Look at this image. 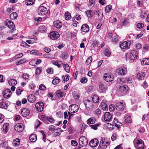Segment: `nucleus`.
Wrapping results in <instances>:
<instances>
[{"mask_svg": "<svg viewBox=\"0 0 149 149\" xmlns=\"http://www.w3.org/2000/svg\"><path fill=\"white\" fill-rule=\"evenodd\" d=\"M112 6L111 5H109L106 6L105 7V10L106 12L109 13L111 9Z\"/></svg>", "mask_w": 149, "mask_h": 149, "instance_id": "nucleus-47", "label": "nucleus"}, {"mask_svg": "<svg viewBox=\"0 0 149 149\" xmlns=\"http://www.w3.org/2000/svg\"><path fill=\"white\" fill-rule=\"evenodd\" d=\"M3 96L6 98H8L10 97L11 92L9 89H7L4 90L3 92Z\"/></svg>", "mask_w": 149, "mask_h": 149, "instance_id": "nucleus-18", "label": "nucleus"}, {"mask_svg": "<svg viewBox=\"0 0 149 149\" xmlns=\"http://www.w3.org/2000/svg\"><path fill=\"white\" fill-rule=\"evenodd\" d=\"M143 142L142 140L139 139L135 138L133 141L134 145L137 149H142V147H140L139 146L140 145H142V143Z\"/></svg>", "mask_w": 149, "mask_h": 149, "instance_id": "nucleus-4", "label": "nucleus"}, {"mask_svg": "<svg viewBox=\"0 0 149 149\" xmlns=\"http://www.w3.org/2000/svg\"><path fill=\"white\" fill-rule=\"evenodd\" d=\"M100 106L101 107L103 110L106 111L108 109L107 105L106 104L104 101H102L101 102Z\"/></svg>", "mask_w": 149, "mask_h": 149, "instance_id": "nucleus-30", "label": "nucleus"}, {"mask_svg": "<svg viewBox=\"0 0 149 149\" xmlns=\"http://www.w3.org/2000/svg\"><path fill=\"white\" fill-rule=\"evenodd\" d=\"M99 98L97 95H94L93 96L92 98L93 102L95 103H97L99 102Z\"/></svg>", "mask_w": 149, "mask_h": 149, "instance_id": "nucleus-39", "label": "nucleus"}, {"mask_svg": "<svg viewBox=\"0 0 149 149\" xmlns=\"http://www.w3.org/2000/svg\"><path fill=\"white\" fill-rule=\"evenodd\" d=\"M81 31L84 32H88L89 30V27L86 24H84L82 25L81 27Z\"/></svg>", "mask_w": 149, "mask_h": 149, "instance_id": "nucleus-19", "label": "nucleus"}, {"mask_svg": "<svg viewBox=\"0 0 149 149\" xmlns=\"http://www.w3.org/2000/svg\"><path fill=\"white\" fill-rule=\"evenodd\" d=\"M26 61V59H22L19 61L17 62L16 63V64L17 65L25 63Z\"/></svg>", "mask_w": 149, "mask_h": 149, "instance_id": "nucleus-51", "label": "nucleus"}, {"mask_svg": "<svg viewBox=\"0 0 149 149\" xmlns=\"http://www.w3.org/2000/svg\"><path fill=\"white\" fill-rule=\"evenodd\" d=\"M9 126V124L8 123H5L3 127V130L4 133H7L8 130V127Z\"/></svg>", "mask_w": 149, "mask_h": 149, "instance_id": "nucleus-31", "label": "nucleus"}, {"mask_svg": "<svg viewBox=\"0 0 149 149\" xmlns=\"http://www.w3.org/2000/svg\"><path fill=\"white\" fill-rule=\"evenodd\" d=\"M10 17L11 19H15L17 18V14L16 13L13 12L10 14Z\"/></svg>", "mask_w": 149, "mask_h": 149, "instance_id": "nucleus-38", "label": "nucleus"}, {"mask_svg": "<svg viewBox=\"0 0 149 149\" xmlns=\"http://www.w3.org/2000/svg\"><path fill=\"white\" fill-rule=\"evenodd\" d=\"M29 77V75L28 74H27V73L24 74L22 76L23 78L25 80H27L28 79Z\"/></svg>", "mask_w": 149, "mask_h": 149, "instance_id": "nucleus-55", "label": "nucleus"}, {"mask_svg": "<svg viewBox=\"0 0 149 149\" xmlns=\"http://www.w3.org/2000/svg\"><path fill=\"white\" fill-rule=\"evenodd\" d=\"M104 120L106 122H110L112 120V115L108 112H106L104 114Z\"/></svg>", "mask_w": 149, "mask_h": 149, "instance_id": "nucleus-17", "label": "nucleus"}, {"mask_svg": "<svg viewBox=\"0 0 149 149\" xmlns=\"http://www.w3.org/2000/svg\"><path fill=\"white\" fill-rule=\"evenodd\" d=\"M119 90L121 92L125 93L128 90V87L126 86H122L119 88Z\"/></svg>", "mask_w": 149, "mask_h": 149, "instance_id": "nucleus-27", "label": "nucleus"}, {"mask_svg": "<svg viewBox=\"0 0 149 149\" xmlns=\"http://www.w3.org/2000/svg\"><path fill=\"white\" fill-rule=\"evenodd\" d=\"M83 103L87 109L90 110L93 109L94 107L93 103L91 101L88 100H84L83 101Z\"/></svg>", "mask_w": 149, "mask_h": 149, "instance_id": "nucleus-2", "label": "nucleus"}, {"mask_svg": "<svg viewBox=\"0 0 149 149\" xmlns=\"http://www.w3.org/2000/svg\"><path fill=\"white\" fill-rule=\"evenodd\" d=\"M124 122L125 124H127L132 122V120L130 115H126L124 117Z\"/></svg>", "mask_w": 149, "mask_h": 149, "instance_id": "nucleus-25", "label": "nucleus"}, {"mask_svg": "<svg viewBox=\"0 0 149 149\" xmlns=\"http://www.w3.org/2000/svg\"><path fill=\"white\" fill-rule=\"evenodd\" d=\"M69 109L70 112L75 113L78 111L79 109V107L78 105L76 104H72L70 106Z\"/></svg>", "mask_w": 149, "mask_h": 149, "instance_id": "nucleus-7", "label": "nucleus"}, {"mask_svg": "<svg viewBox=\"0 0 149 149\" xmlns=\"http://www.w3.org/2000/svg\"><path fill=\"white\" fill-rule=\"evenodd\" d=\"M100 123H98L94 125H92L90 126V127L92 129L94 130H96L97 129V127L100 125Z\"/></svg>", "mask_w": 149, "mask_h": 149, "instance_id": "nucleus-43", "label": "nucleus"}, {"mask_svg": "<svg viewBox=\"0 0 149 149\" xmlns=\"http://www.w3.org/2000/svg\"><path fill=\"white\" fill-rule=\"evenodd\" d=\"M117 83L118 84H122L124 82V79L121 78H119L117 79Z\"/></svg>", "mask_w": 149, "mask_h": 149, "instance_id": "nucleus-50", "label": "nucleus"}, {"mask_svg": "<svg viewBox=\"0 0 149 149\" xmlns=\"http://www.w3.org/2000/svg\"><path fill=\"white\" fill-rule=\"evenodd\" d=\"M3 99H2L0 101V107L3 109H6L7 108V106L6 103L3 102Z\"/></svg>", "mask_w": 149, "mask_h": 149, "instance_id": "nucleus-33", "label": "nucleus"}, {"mask_svg": "<svg viewBox=\"0 0 149 149\" xmlns=\"http://www.w3.org/2000/svg\"><path fill=\"white\" fill-rule=\"evenodd\" d=\"M107 89L106 86L104 85L100 84L99 85V88L98 89V91L101 93H104L106 91Z\"/></svg>", "mask_w": 149, "mask_h": 149, "instance_id": "nucleus-20", "label": "nucleus"}, {"mask_svg": "<svg viewBox=\"0 0 149 149\" xmlns=\"http://www.w3.org/2000/svg\"><path fill=\"white\" fill-rule=\"evenodd\" d=\"M114 107L118 110L121 111L124 109L125 107L123 102H117L115 104Z\"/></svg>", "mask_w": 149, "mask_h": 149, "instance_id": "nucleus-9", "label": "nucleus"}, {"mask_svg": "<svg viewBox=\"0 0 149 149\" xmlns=\"http://www.w3.org/2000/svg\"><path fill=\"white\" fill-rule=\"evenodd\" d=\"M141 63L142 65H149V58H143Z\"/></svg>", "mask_w": 149, "mask_h": 149, "instance_id": "nucleus-37", "label": "nucleus"}, {"mask_svg": "<svg viewBox=\"0 0 149 149\" xmlns=\"http://www.w3.org/2000/svg\"><path fill=\"white\" fill-rule=\"evenodd\" d=\"M92 58L91 56L89 57L86 60V63L88 65L89 64L92 62Z\"/></svg>", "mask_w": 149, "mask_h": 149, "instance_id": "nucleus-53", "label": "nucleus"}, {"mask_svg": "<svg viewBox=\"0 0 149 149\" xmlns=\"http://www.w3.org/2000/svg\"><path fill=\"white\" fill-rule=\"evenodd\" d=\"M86 13L88 17H92L93 15V13L91 10L87 11H86Z\"/></svg>", "mask_w": 149, "mask_h": 149, "instance_id": "nucleus-42", "label": "nucleus"}, {"mask_svg": "<svg viewBox=\"0 0 149 149\" xmlns=\"http://www.w3.org/2000/svg\"><path fill=\"white\" fill-rule=\"evenodd\" d=\"M72 95L76 99H78L79 97V93L77 91H74L72 93Z\"/></svg>", "mask_w": 149, "mask_h": 149, "instance_id": "nucleus-44", "label": "nucleus"}, {"mask_svg": "<svg viewBox=\"0 0 149 149\" xmlns=\"http://www.w3.org/2000/svg\"><path fill=\"white\" fill-rule=\"evenodd\" d=\"M46 27L44 25H41L40 26L39 28V31L41 33L45 32H46Z\"/></svg>", "mask_w": 149, "mask_h": 149, "instance_id": "nucleus-32", "label": "nucleus"}, {"mask_svg": "<svg viewBox=\"0 0 149 149\" xmlns=\"http://www.w3.org/2000/svg\"><path fill=\"white\" fill-rule=\"evenodd\" d=\"M65 17L66 20H69L71 18V14L68 12H66L65 13Z\"/></svg>", "mask_w": 149, "mask_h": 149, "instance_id": "nucleus-41", "label": "nucleus"}, {"mask_svg": "<svg viewBox=\"0 0 149 149\" xmlns=\"http://www.w3.org/2000/svg\"><path fill=\"white\" fill-rule=\"evenodd\" d=\"M39 89L41 90H44L46 89V87L43 84L40 85L39 86Z\"/></svg>", "mask_w": 149, "mask_h": 149, "instance_id": "nucleus-58", "label": "nucleus"}, {"mask_svg": "<svg viewBox=\"0 0 149 149\" xmlns=\"http://www.w3.org/2000/svg\"><path fill=\"white\" fill-rule=\"evenodd\" d=\"M117 137V135L116 133L113 134L111 137V139L112 141H113L116 140Z\"/></svg>", "mask_w": 149, "mask_h": 149, "instance_id": "nucleus-63", "label": "nucleus"}, {"mask_svg": "<svg viewBox=\"0 0 149 149\" xmlns=\"http://www.w3.org/2000/svg\"><path fill=\"white\" fill-rule=\"evenodd\" d=\"M113 123L115 124V126L118 128H119L120 126H121L122 125V123L118 121V119L116 118H114V119Z\"/></svg>", "mask_w": 149, "mask_h": 149, "instance_id": "nucleus-26", "label": "nucleus"}, {"mask_svg": "<svg viewBox=\"0 0 149 149\" xmlns=\"http://www.w3.org/2000/svg\"><path fill=\"white\" fill-rule=\"evenodd\" d=\"M5 24L11 30V32L14 31L15 27V25L11 21L8 19H6L4 22Z\"/></svg>", "mask_w": 149, "mask_h": 149, "instance_id": "nucleus-3", "label": "nucleus"}, {"mask_svg": "<svg viewBox=\"0 0 149 149\" xmlns=\"http://www.w3.org/2000/svg\"><path fill=\"white\" fill-rule=\"evenodd\" d=\"M126 80L128 83L130 84L132 82V79L130 77H126Z\"/></svg>", "mask_w": 149, "mask_h": 149, "instance_id": "nucleus-64", "label": "nucleus"}, {"mask_svg": "<svg viewBox=\"0 0 149 149\" xmlns=\"http://www.w3.org/2000/svg\"><path fill=\"white\" fill-rule=\"evenodd\" d=\"M29 102L31 103H33L36 100V98L35 96L33 95H29L27 97Z\"/></svg>", "mask_w": 149, "mask_h": 149, "instance_id": "nucleus-21", "label": "nucleus"}, {"mask_svg": "<svg viewBox=\"0 0 149 149\" xmlns=\"http://www.w3.org/2000/svg\"><path fill=\"white\" fill-rule=\"evenodd\" d=\"M110 144V142L105 141L104 140L102 139L100 141L99 146L101 148L106 149L107 146Z\"/></svg>", "mask_w": 149, "mask_h": 149, "instance_id": "nucleus-10", "label": "nucleus"}, {"mask_svg": "<svg viewBox=\"0 0 149 149\" xmlns=\"http://www.w3.org/2000/svg\"><path fill=\"white\" fill-rule=\"evenodd\" d=\"M95 113L97 116H99L101 114V111L99 109H97L95 111Z\"/></svg>", "mask_w": 149, "mask_h": 149, "instance_id": "nucleus-54", "label": "nucleus"}, {"mask_svg": "<svg viewBox=\"0 0 149 149\" xmlns=\"http://www.w3.org/2000/svg\"><path fill=\"white\" fill-rule=\"evenodd\" d=\"M20 140L18 138H17L14 140L13 142V144L14 146H17L19 144Z\"/></svg>", "mask_w": 149, "mask_h": 149, "instance_id": "nucleus-34", "label": "nucleus"}, {"mask_svg": "<svg viewBox=\"0 0 149 149\" xmlns=\"http://www.w3.org/2000/svg\"><path fill=\"white\" fill-rule=\"evenodd\" d=\"M71 145L74 146H76L78 145V143L76 141L72 140L71 141Z\"/></svg>", "mask_w": 149, "mask_h": 149, "instance_id": "nucleus-60", "label": "nucleus"}, {"mask_svg": "<svg viewBox=\"0 0 149 149\" xmlns=\"http://www.w3.org/2000/svg\"><path fill=\"white\" fill-rule=\"evenodd\" d=\"M60 81V79L58 77H56L53 80L52 83L54 85L58 83Z\"/></svg>", "mask_w": 149, "mask_h": 149, "instance_id": "nucleus-45", "label": "nucleus"}, {"mask_svg": "<svg viewBox=\"0 0 149 149\" xmlns=\"http://www.w3.org/2000/svg\"><path fill=\"white\" fill-rule=\"evenodd\" d=\"M54 25L55 27L59 29L61 27L62 24L60 21L58 20L54 22Z\"/></svg>", "mask_w": 149, "mask_h": 149, "instance_id": "nucleus-24", "label": "nucleus"}, {"mask_svg": "<svg viewBox=\"0 0 149 149\" xmlns=\"http://www.w3.org/2000/svg\"><path fill=\"white\" fill-rule=\"evenodd\" d=\"M87 81V79L85 77H83L80 80L81 82L82 83H85Z\"/></svg>", "mask_w": 149, "mask_h": 149, "instance_id": "nucleus-62", "label": "nucleus"}, {"mask_svg": "<svg viewBox=\"0 0 149 149\" xmlns=\"http://www.w3.org/2000/svg\"><path fill=\"white\" fill-rule=\"evenodd\" d=\"M50 38L52 40L56 39L60 36V35L57 32L53 31L50 33Z\"/></svg>", "mask_w": 149, "mask_h": 149, "instance_id": "nucleus-12", "label": "nucleus"}, {"mask_svg": "<svg viewBox=\"0 0 149 149\" xmlns=\"http://www.w3.org/2000/svg\"><path fill=\"white\" fill-rule=\"evenodd\" d=\"M79 143L80 146H85L88 144V140L85 136H82L79 139Z\"/></svg>", "mask_w": 149, "mask_h": 149, "instance_id": "nucleus-1", "label": "nucleus"}, {"mask_svg": "<svg viewBox=\"0 0 149 149\" xmlns=\"http://www.w3.org/2000/svg\"><path fill=\"white\" fill-rule=\"evenodd\" d=\"M41 120H45L47 119L48 121L50 122L51 123H54V119L52 118H48V117H45L44 116L42 115L41 118Z\"/></svg>", "mask_w": 149, "mask_h": 149, "instance_id": "nucleus-29", "label": "nucleus"}, {"mask_svg": "<svg viewBox=\"0 0 149 149\" xmlns=\"http://www.w3.org/2000/svg\"><path fill=\"white\" fill-rule=\"evenodd\" d=\"M8 83L10 86H14L17 84V82L16 80L12 79L9 80L8 81Z\"/></svg>", "mask_w": 149, "mask_h": 149, "instance_id": "nucleus-35", "label": "nucleus"}, {"mask_svg": "<svg viewBox=\"0 0 149 149\" xmlns=\"http://www.w3.org/2000/svg\"><path fill=\"white\" fill-rule=\"evenodd\" d=\"M38 12L39 15H44L47 12V9L45 7L41 6L39 8Z\"/></svg>", "mask_w": 149, "mask_h": 149, "instance_id": "nucleus-6", "label": "nucleus"}, {"mask_svg": "<svg viewBox=\"0 0 149 149\" xmlns=\"http://www.w3.org/2000/svg\"><path fill=\"white\" fill-rule=\"evenodd\" d=\"M30 141L32 142H34L37 140V136L35 134H32L29 137Z\"/></svg>", "mask_w": 149, "mask_h": 149, "instance_id": "nucleus-28", "label": "nucleus"}, {"mask_svg": "<svg viewBox=\"0 0 149 149\" xmlns=\"http://www.w3.org/2000/svg\"><path fill=\"white\" fill-rule=\"evenodd\" d=\"M47 72L49 74H52L53 73V69L52 68H49L47 70Z\"/></svg>", "mask_w": 149, "mask_h": 149, "instance_id": "nucleus-59", "label": "nucleus"}, {"mask_svg": "<svg viewBox=\"0 0 149 149\" xmlns=\"http://www.w3.org/2000/svg\"><path fill=\"white\" fill-rule=\"evenodd\" d=\"M130 44L131 42L129 41L124 42L120 44V47L122 49H127L129 48Z\"/></svg>", "mask_w": 149, "mask_h": 149, "instance_id": "nucleus-13", "label": "nucleus"}, {"mask_svg": "<svg viewBox=\"0 0 149 149\" xmlns=\"http://www.w3.org/2000/svg\"><path fill=\"white\" fill-rule=\"evenodd\" d=\"M113 75L110 73H106L103 77L104 79L107 82H110L113 80Z\"/></svg>", "mask_w": 149, "mask_h": 149, "instance_id": "nucleus-5", "label": "nucleus"}, {"mask_svg": "<svg viewBox=\"0 0 149 149\" xmlns=\"http://www.w3.org/2000/svg\"><path fill=\"white\" fill-rule=\"evenodd\" d=\"M117 72L119 75H124L126 74L127 71L125 68H120L117 69Z\"/></svg>", "mask_w": 149, "mask_h": 149, "instance_id": "nucleus-15", "label": "nucleus"}, {"mask_svg": "<svg viewBox=\"0 0 149 149\" xmlns=\"http://www.w3.org/2000/svg\"><path fill=\"white\" fill-rule=\"evenodd\" d=\"M118 36L116 34L114 35L112 37V41L115 43H116L118 40Z\"/></svg>", "mask_w": 149, "mask_h": 149, "instance_id": "nucleus-48", "label": "nucleus"}, {"mask_svg": "<svg viewBox=\"0 0 149 149\" xmlns=\"http://www.w3.org/2000/svg\"><path fill=\"white\" fill-rule=\"evenodd\" d=\"M41 124V122L39 120H36L35 123V125L37 128H38L40 125Z\"/></svg>", "mask_w": 149, "mask_h": 149, "instance_id": "nucleus-56", "label": "nucleus"}, {"mask_svg": "<svg viewBox=\"0 0 149 149\" xmlns=\"http://www.w3.org/2000/svg\"><path fill=\"white\" fill-rule=\"evenodd\" d=\"M23 125L22 123H19L15 126L14 129L17 132H21L23 130Z\"/></svg>", "mask_w": 149, "mask_h": 149, "instance_id": "nucleus-16", "label": "nucleus"}, {"mask_svg": "<svg viewBox=\"0 0 149 149\" xmlns=\"http://www.w3.org/2000/svg\"><path fill=\"white\" fill-rule=\"evenodd\" d=\"M138 53L137 51L134 50H132L130 52V54L129 56L130 59L134 60L136 59L138 56Z\"/></svg>", "mask_w": 149, "mask_h": 149, "instance_id": "nucleus-8", "label": "nucleus"}, {"mask_svg": "<svg viewBox=\"0 0 149 149\" xmlns=\"http://www.w3.org/2000/svg\"><path fill=\"white\" fill-rule=\"evenodd\" d=\"M95 119L93 117L90 118L87 120V123L88 125L93 124L95 123Z\"/></svg>", "mask_w": 149, "mask_h": 149, "instance_id": "nucleus-36", "label": "nucleus"}, {"mask_svg": "<svg viewBox=\"0 0 149 149\" xmlns=\"http://www.w3.org/2000/svg\"><path fill=\"white\" fill-rule=\"evenodd\" d=\"M99 42L98 41L94 40L93 42L92 45L94 47L98 46L99 45Z\"/></svg>", "mask_w": 149, "mask_h": 149, "instance_id": "nucleus-61", "label": "nucleus"}, {"mask_svg": "<svg viewBox=\"0 0 149 149\" xmlns=\"http://www.w3.org/2000/svg\"><path fill=\"white\" fill-rule=\"evenodd\" d=\"M35 0H26L25 1L26 5L27 6L32 5L34 3Z\"/></svg>", "mask_w": 149, "mask_h": 149, "instance_id": "nucleus-40", "label": "nucleus"}, {"mask_svg": "<svg viewBox=\"0 0 149 149\" xmlns=\"http://www.w3.org/2000/svg\"><path fill=\"white\" fill-rule=\"evenodd\" d=\"M21 46L24 47L28 48L30 46L27 44L26 42H22L21 43Z\"/></svg>", "mask_w": 149, "mask_h": 149, "instance_id": "nucleus-52", "label": "nucleus"}, {"mask_svg": "<svg viewBox=\"0 0 149 149\" xmlns=\"http://www.w3.org/2000/svg\"><path fill=\"white\" fill-rule=\"evenodd\" d=\"M42 71V69L40 68H37L36 71V74L37 75L39 74Z\"/></svg>", "mask_w": 149, "mask_h": 149, "instance_id": "nucleus-57", "label": "nucleus"}, {"mask_svg": "<svg viewBox=\"0 0 149 149\" xmlns=\"http://www.w3.org/2000/svg\"><path fill=\"white\" fill-rule=\"evenodd\" d=\"M99 143V141L97 139H92L90 142L89 144L90 146L94 148L97 146Z\"/></svg>", "mask_w": 149, "mask_h": 149, "instance_id": "nucleus-14", "label": "nucleus"}, {"mask_svg": "<svg viewBox=\"0 0 149 149\" xmlns=\"http://www.w3.org/2000/svg\"><path fill=\"white\" fill-rule=\"evenodd\" d=\"M30 111L26 109H23L21 111V113L24 117H26L29 114Z\"/></svg>", "mask_w": 149, "mask_h": 149, "instance_id": "nucleus-23", "label": "nucleus"}, {"mask_svg": "<svg viewBox=\"0 0 149 149\" xmlns=\"http://www.w3.org/2000/svg\"><path fill=\"white\" fill-rule=\"evenodd\" d=\"M145 73L144 72H141L137 74L136 77L139 80H143L144 79Z\"/></svg>", "mask_w": 149, "mask_h": 149, "instance_id": "nucleus-22", "label": "nucleus"}, {"mask_svg": "<svg viewBox=\"0 0 149 149\" xmlns=\"http://www.w3.org/2000/svg\"><path fill=\"white\" fill-rule=\"evenodd\" d=\"M63 68L64 69V70L66 71L67 72H69L70 71V69L69 66V65L67 64H65Z\"/></svg>", "mask_w": 149, "mask_h": 149, "instance_id": "nucleus-46", "label": "nucleus"}, {"mask_svg": "<svg viewBox=\"0 0 149 149\" xmlns=\"http://www.w3.org/2000/svg\"><path fill=\"white\" fill-rule=\"evenodd\" d=\"M56 95L59 97H63V92L61 91V90H57L56 91Z\"/></svg>", "mask_w": 149, "mask_h": 149, "instance_id": "nucleus-49", "label": "nucleus"}, {"mask_svg": "<svg viewBox=\"0 0 149 149\" xmlns=\"http://www.w3.org/2000/svg\"><path fill=\"white\" fill-rule=\"evenodd\" d=\"M35 107L37 111L41 112L43 109V103L41 102H38L36 104Z\"/></svg>", "mask_w": 149, "mask_h": 149, "instance_id": "nucleus-11", "label": "nucleus"}]
</instances>
